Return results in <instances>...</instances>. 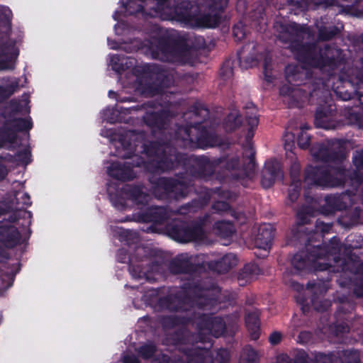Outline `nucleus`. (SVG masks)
<instances>
[{"instance_id":"nucleus-1","label":"nucleus","mask_w":363,"mask_h":363,"mask_svg":"<svg viewBox=\"0 0 363 363\" xmlns=\"http://www.w3.org/2000/svg\"><path fill=\"white\" fill-rule=\"evenodd\" d=\"M124 7L129 14L143 11L146 7L152 8L154 11L147 12V14L152 16L160 14L163 19L175 20L191 27L213 28L218 22L216 14H196L197 9L185 1L173 9L167 0H128Z\"/></svg>"},{"instance_id":"nucleus-2","label":"nucleus","mask_w":363,"mask_h":363,"mask_svg":"<svg viewBox=\"0 0 363 363\" xmlns=\"http://www.w3.org/2000/svg\"><path fill=\"white\" fill-rule=\"evenodd\" d=\"M163 34L162 29L155 28V34L151 36L152 41H147L138 49H142L146 55H150L153 58L184 63L189 56V50L179 46L164 45Z\"/></svg>"},{"instance_id":"nucleus-3","label":"nucleus","mask_w":363,"mask_h":363,"mask_svg":"<svg viewBox=\"0 0 363 363\" xmlns=\"http://www.w3.org/2000/svg\"><path fill=\"white\" fill-rule=\"evenodd\" d=\"M18 55V50L13 40L0 38V70L12 69Z\"/></svg>"},{"instance_id":"nucleus-4","label":"nucleus","mask_w":363,"mask_h":363,"mask_svg":"<svg viewBox=\"0 0 363 363\" xmlns=\"http://www.w3.org/2000/svg\"><path fill=\"white\" fill-rule=\"evenodd\" d=\"M283 179V172L281 165L277 160H271L265 164L264 171L262 179V184L264 188L270 187L276 180Z\"/></svg>"},{"instance_id":"nucleus-5","label":"nucleus","mask_w":363,"mask_h":363,"mask_svg":"<svg viewBox=\"0 0 363 363\" xmlns=\"http://www.w3.org/2000/svg\"><path fill=\"white\" fill-rule=\"evenodd\" d=\"M273 236L272 228L269 224L260 225L255 239V246L267 251L269 248Z\"/></svg>"},{"instance_id":"nucleus-6","label":"nucleus","mask_w":363,"mask_h":363,"mask_svg":"<svg viewBox=\"0 0 363 363\" xmlns=\"http://www.w3.org/2000/svg\"><path fill=\"white\" fill-rule=\"evenodd\" d=\"M107 169L108 174L118 179L128 180L134 178L135 175L130 167L129 162H125L123 167L121 166V163H113Z\"/></svg>"},{"instance_id":"nucleus-7","label":"nucleus","mask_w":363,"mask_h":363,"mask_svg":"<svg viewBox=\"0 0 363 363\" xmlns=\"http://www.w3.org/2000/svg\"><path fill=\"white\" fill-rule=\"evenodd\" d=\"M19 79L16 77L0 79V100L6 99L19 89Z\"/></svg>"},{"instance_id":"nucleus-8","label":"nucleus","mask_w":363,"mask_h":363,"mask_svg":"<svg viewBox=\"0 0 363 363\" xmlns=\"http://www.w3.org/2000/svg\"><path fill=\"white\" fill-rule=\"evenodd\" d=\"M203 238V233L201 229H182L180 230L174 237V239L181 242L190 241H200Z\"/></svg>"},{"instance_id":"nucleus-9","label":"nucleus","mask_w":363,"mask_h":363,"mask_svg":"<svg viewBox=\"0 0 363 363\" xmlns=\"http://www.w3.org/2000/svg\"><path fill=\"white\" fill-rule=\"evenodd\" d=\"M245 323L251 338L255 340L258 339L259 336V323L257 313L255 311L248 313L246 315Z\"/></svg>"},{"instance_id":"nucleus-10","label":"nucleus","mask_w":363,"mask_h":363,"mask_svg":"<svg viewBox=\"0 0 363 363\" xmlns=\"http://www.w3.org/2000/svg\"><path fill=\"white\" fill-rule=\"evenodd\" d=\"M217 233L223 237H228L234 232V227L231 223L220 221L216 223Z\"/></svg>"},{"instance_id":"nucleus-11","label":"nucleus","mask_w":363,"mask_h":363,"mask_svg":"<svg viewBox=\"0 0 363 363\" xmlns=\"http://www.w3.org/2000/svg\"><path fill=\"white\" fill-rule=\"evenodd\" d=\"M259 360V356L256 351L252 348L245 349L240 356V363H256Z\"/></svg>"},{"instance_id":"nucleus-12","label":"nucleus","mask_w":363,"mask_h":363,"mask_svg":"<svg viewBox=\"0 0 363 363\" xmlns=\"http://www.w3.org/2000/svg\"><path fill=\"white\" fill-rule=\"evenodd\" d=\"M247 124L250 126L248 133L247 134V140H250L253 137L254 135V130L257 128L258 125V118L256 115L255 108H252L250 114L247 116Z\"/></svg>"},{"instance_id":"nucleus-13","label":"nucleus","mask_w":363,"mask_h":363,"mask_svg":"<svg viewBox=\"0 0 363 363\" xmlns=\"http://www.w3.org/2000/svg\"><path fill=\"white\" fill-rule=\"evenodd\" d=\"M240 123V119L237 112L231 113L225 121V128L227 131H231Z\"/></svg>"},{"instance_id":"nucleus-14","label":"nucleus","mask_w":363,"mask_h":363,"mask_svg":"<svg viewBox=\"0 0 363 363\" xmlns=\"http://www.w3.org/2000/svg\"><path fill=\"white\" fill-rule=\"evenodd\" d=\"M128 196L138 203H143L147 201V195L145 194L143 190L139 187H135L131 189L128 193Z\"/></svg>"},{"instance_id":"nucleus-15","label":"nucleus","mask_w":363,"mask_h":363,"mask_svg":"<svg viewBox=\"0 0 363 363\" xmlns=\"http://www.w3.org/2000/svg\"><path fill=\"white\" fill-rule=\"evenodd\" d=\"M237 258L233 254H228L225 255L220 262V267L223 270H227L237 264Z\"/></svg>"},{"instance_id":"nucleus-16","label":"nucleus","mask_w":363,"mask_h":363,"mask_svg":"<svg viewBox=\"0 0 363 363\" xmlns=\"http://www.w3.org/2000/svg\"><path fill=\"white\" fill-rule=\"evenodd\" d=\"M224 329V324L220 318H214L209 328L211 333L214 336L219 335Z\"/></svg>"},{"instance_id":"nucleus-17","label":"nucleus","mask_w":363,"mask_h":363,"mask_svg":"<svg viewBox=\"0 0 363 363\" xmlns=\"http://www.w3.org/2000/svg\"><path fill=\"white\" fill-rule=\"evenodd\" d=\"M245 156L247 157V167H242L243 169L247 172L251 171L254 167V150L250 144H249L245 150Z\"/></svg>"},{"instance_id":"nucleus-18","label":"nucleus","mask_w":363,"mask_h":363,"mask_svg":"<svg viewBox=\"0 0 363 363\" xmlns=\"http://www.w3.org/2000/svg\"><path fill=\"white\" fill-rule=\"evenodd\" d=\"M4 236L6 240L11 241L13 243L18 242L21 239V233L14 227H10L6 229Z\"/></svg>"},{"instance_id":"nucleus-19","label":"nucleus","mask_w":363,"mask_h":363,"mask_svg":"<svg viewBox=\"0 0 363 363\" xmlns=\"http://www.w3.org/2000/svg\"><path fill=\"white\" fill-rule=\"evenodd\" d=\"M310 141V136L303 130L301 131L298 138V144L301 148H306L308 146Z\"/></svg>"},{"instance_id":"nucleus-20","label":"nucleus","mask_w":363,"mask_h":363,"mask_svg":"<svg viewBox=\"0 0 363 363\" xmlns=\"http://www.w3.org/2000/svg\"><path fill=\"white\" fill-rule=\"evenodd\" d=\"M284 147L286 151H291L294 147V135L292 133H286L284 136Z\"/></svg>"},{"instance_id":"nucleus-21","label":"nucleus","mask_w":363,"mask_h":363,"mask_svg":"<svg viewBox=\"0 0 363 363\" xmlns=\"http://www.w3.org/2000/svg\"><path fill=\"white\" fill-rule=\"evenodd\" d=\"M228 4V0H212L209 4L212 11L221 10L224 9Z\"/></svg>"},{"instance_id":"nucleus-22","label":"nucleus","mask_w":363,"mask_h":363,"mask_svg":"<svg viewBox=\"0 0 363 363\" xmlns=\"http://www.w3.org/2000/svg\"><path fill=\"white\" fill-rule=\"evenodd\" d=\"M16 123V129L18 130H28L32 127L30 119L18 120Z\"/></svg>"},{"instance_id":"nucleus-23","label":"nucleus","mask_w":363,"mask_h":363,"mask_svg":"<svg viewBox=\"0 0 363 363\" xmlns=\"http://www.w3.org/2000/svg\"><path fill=\"white\" fill-rule=\"evenodd\" d=\"M353 0H335L333 2V4L337 5L345 9H350L353 7V4H352Z\"/></svg>"},{"instance_id":"nucleus-24","label":"nucleus","mask_w":363,"mask_h":363,"mask_svg":"<svg viewBox=\"0 0 363 363\" xmlns=\"http://www.w3.org/2000/svg\"><path fill=\"white\" fill-rule=\"evenodd\" d=\"M255 267H245L243 269L242 273L240 274L243 279H246L247 281H250L253 279L252 274H251V271L255 269Z\"/></svg>"},{"instance_id":"nucleus-25","label":"nucleus","mask_w":363,"mask_h":363,"mask_svg":"<svg viewBox=\"0 0 363 363\" xmlns=\"http://www.w3.org/2000/svg\"><path fill=\"white\" fill-rule=\"evenodd\" d=\"M233 35L238 40H242L245 37V32L242 26L237 25L233 28Z\"/></svg>"},{"instance_id":"nucleus-26","label":"nucleus","mask_w":363,"mask_h":363,"mask_svg":"<svg viewBox=\"0 0 363 363\" xmlns=\"http://www.w3.org/2000/svg\"><path fill=\"white\" fill-rule=\"evenodd\" d=\"M155 351V348L152 345L144 346L140 349V352L145 358L150 357Z\"/></svg>"},{"instance_id":"nucleus-27","label":"nucleus","mask_w":363,"mask_h":363,"mask_svg":"<svg viewBox=\"0 0 363 363\" xmlns=\"http://www.w3.org/2000/svg\"><path fill=\"white\" fill-rule=\"evenodd\" d=\"M16 273V272H5L4 276L2 277V281H6L8 287L12 285Z\"/></svg>"},{"instance_id":"nucleus-28","label":"nucleus","mask_w":363,"mask_h":363,"mask_svg":"<svg viewBox=\"0 0 363 363\" xmlns=\"http://www.w3.org/2000/svg\"><path fill=\"white\" fill-rule=\"evenodd\" d=\"M17 203H22L23 205H28L29 203V197L27 194L23 192H18L16 196Z\"/></svg>"},{"instance_id":"nucleus-29","label":"nucleus","mask_w":363,"mask_h":363,"mask_svg":"<svg viewBox=\"0 0 363 363\" xmlns=\"http://www.w3.org/2000/svg\"><path fill=\"white\" fill-rule=\"evenodd\" d=\"M120 60L118 55H112L110 57V63L113 69L118 70L121 68V64L119 63Z\"/></svg>"},{"instance_id":"nucleus-30","label":"nucleus","mask_w":363,"mask_h":363,"mask_svg":"<svg viewBox=\"0 0 363 363\" xmlns=\"http://www.w3.org/2000/svg\"><path fill=\"white\" fill-rule=\"evenodd\" d=\"M354 163L357 167H363V152H357L353 157Z\"/></svg>"},{"instance_id":"nucleus-31","label":"nucleus","mask_w":363,"mask_h":363,"mask_svg":"<svg viewBox=\"0 0 363 363\" xmlns=\"http://www.w3.org/2000/svg\"><path fill=\"white\" fill-rule=\"evenodd\" d=\"M281 335L279 332H274L269 336V341L272 345L279 343L281 340Z\"/></svg>"},{"instance_id":"nucleus-32","label":"nucleus","mask_w":363,"mask_h":363,"mask_svg":"<svg viewBox=\"0 0 363 363\" xmlns=\"http://www.w3.org/2000/svg\"><path fill=\"white\" fill-rule=\"evenodd\" d=\"M298 196V189L296 184L294 185V189H290L289 193V198L291 201H294L297 199Z\"/></svg>"},{"instance_id":"nucleus-33","label":"nucleus","mask_w":363,"mask_h":363,"mask_svg":"<svg viewBox=\"0 0 363 363\" xmlns=\"http://www.w3.org/2000/svg\"><path fill=\"white\" fill-rule=\"evenodd\" d=\"M299 172V164L294 162L291 167V175L293 178H296Z\"/></svg>"},{"instance_id":"nucleus-34","label":"nucleus","mask_w":363,"mask_h":363,"mask_svg":"<svg viewBox=\"0 0 363 363\" xmlns=\"http://www.w3.org/2000/svg\"><path fill=\"white\" fill-rule=\"evenodd\" d=\"M280 93L282 95H290V94H292V96H294L297 94L298 91L297 90H291V91H290L288 88H286V87L283 86L281 89V90H280Z\"/></svg>"},{"instance_id":"nucleus-35","label":"nucleus","mask_w":363,"mask_h":363,"mask_svg":"<svg viewBox=\"0 0 363 363\" xmlns=\"http://www.w3.org/2000/svg\"><path fill=\"white\" fill-rule=\"evenodd\" d=\"M124 363H139L138 359L135 356H126L123 359Z\"/></svg>"},{"instance_id":"nucleus-36","label":"nucleus","mask_w":363,"mask_h":363,"mask_svg":"<svg viewBox=\"0 0 363 363\" xmlns=\"http://www.w3.org/2000/svg\"><path fill=\"white\" fill-rule=\"evenodd\" d=\"M299 259V256L296 255L294 257L293 260H292V264L294 265V267L297 269H304L305 267V265L304 264H297L296 262Z\"/></svg>"},{"instance_id":"nucleus-37","label":"nucleus","mask_w":363,"mask_h":363,"mask_svg":"<svg viewBox=\"0 0 363 363\" xmlns=\"http://www.w3.org/2000/svg\"><path fill=\"white\" fill-rule=\"evenodd\" d=\"M315 182H316L317 184H318L320 185H325V186H333V185H335V184H330V183L328 182L327 179H325L324 181L315 179Z\"/></svg>"},{"instance_id":"nucleus-38","label":"nucleus","mask_w":363,"mask_h":363,"mask_svg":"<svg viewBox=\"0 0 363 363\" xmlns=\"http://www.w3.org/2000/svg\"><path fill=\"white\" fill-rule=\"evenodd\" d=\"M294 69V67L292 66H288L286 68V76H287V79L289 81H291V79H290V75L289 74L291 73V72Z\"/></svg>"},{"instance_id":"nucleus-39","label":"nucleus","mask_w":363,"mask_h":363,"mask_svg":"<svg viewBox=\"0 0 363 363\" xmlns=\"http://www.w3.org/2000/svg\"><path fill=\"white\" fill-rule=\"evenodd\" d=\"M109 111H110L109 109H106V110H105V111H104V120L108 121H109L110 123H113V122H114V121H115V119H114L113 118H112V117H108V116H107L106 115V112Z\"/></svg>"},{"instance_id":"nucleus-40","label":"nucleus","mask_w":363,"mask_h":363,"mask_svg":"<svg viewBox=\"0 0 363 363\" xmlns=\"http://www.w3.org/2000/svg\"><path fill=\"white\" fill-rule=\"evenodd\" d=\"M108 45L111 49H118L119 46L114 42L110 43L108 42Z\"/></svg>"},{"instance_id":"nucleus-41","label":"nucleus","mask_w":363,"mask_h":363,"mask_svg":"<svg viewBox=\"0 0 363 363\" xmlns=\"http://www.w3.org/2000/svg\"><path fill=\"white\" fill-rule=\"evenodd\" d=\"M232 162H235L236 164H229V167L235 168L236 167H238V160L237 159L234 160Z\"/></svg>"},{"instance_id":"nucleus-42","label":"nucleus","mask_w":363,"mask_h":363,"mask_svg":"<svg viewBox=\"0 0 363 363\" xmlns=\"http://www.w3.org/2000/svg\"><path fill=\"white\" fill-rule=\"evenodd\" d=\"M113 18L115 20H118L119 19V16H118V11L115 12V13L113 14Z\"/></svg>"},{"instance_id":"nucleus-43","label":"nucleus","mask_w":363,"mask_h":363,"mask_svg":"<svg viewBox=\"0 0 363 363\" xmlns=\"http://www.w3.org/2000/svg\"><path fill=\"white\" fill-rule=\"evenodd\" d=\"M124 149H130V150H133V146L131 144L129 145V147H126V146H124L123 147Z\"/></svg>"},{"instance_id":"nucleus-44","label":"nucleus","mask_w":363,"mask_h":363,"mask_svg":"<svg viewBox=\"0 0 363 363\" xmlns=\"http://www.w3.org/2000/svg\"><path fill=\"white\" fill-rule=\"evenodd\" d=\"M118 26H119V24H117V26H115V30H116V34H119L118 32Z\"/></svg>"},{"instance_id":"nucleus-45","label":"nucleus","mask_w":363,"mask_h":363,"mask_svg":"<svg viewBox=\"0 0 363 363\" xmlns=\"http://www.w3.org/2000/svg\"><path fill=\"white\" fill-rule=\"evenodd\" d=\"M114 94H115V93L113 92V91H109V93H108V95H109L110 97H111Z\"/></svg>"},{"instance_id":"nucleus-46","label":"nucleus","mask_w":363,"mask_h":363,"mask_svg":"<svg viewBox=\"0 0 363 363\" xmlns=\"http://www.w3.org/2000/svg\"><path fill=\"white\" fill-rule=\"evenodd\" d=\"M123 157H129L130 155H122Z\"/></svg>"},{"instance_id":"nucleus-47","label":"nucleus","mask_w":363,"mask_h":363,"mask_svg":"<svg viewBox=\"0 0 363 363\" xmlns=\"http://www.w3.org/2000/svg\"><path fill=\"white\" fill-rule=\"evenodd\" d=\"M28 103V101L27 99H26V100H25L24 104H25V106H27Z\"/></svg>"},{"instance_id":"nucleus-48","label":"nucleus","mask_w":363,"mask_h":363,"mask_svg":"<svg viewBox=\"0 0 363 363\" xmlns=\"http://www.w3.org/2000/svg\"><path fill=\"white\" fill-rule=\"evenodd\" d=\"M128 135H130V136H133V132H129Z\"/></svg>"},{"instance_id":"nucleus-49","label":"nucleus","mask_w":363,"mask_h":363,"mask_svg":"<svg viewBox=\"0 0 363 363\" xmlns=\"http://www.w3.org/2000/svg\"><path fill=\"white\" fill-rule=\"evenodd\" d=\"M3 294V291L1 289H0V294Z\"/></svg>"},{"instance_id":"nucleus-50","label":"nucleus","mask_w":363,"mask_h":363,"mask_svg":"<svg viewBox=\"0 0 363 363\" xmlns=\"http://www.w3.org/2000/svg\"><path fill=\"white\" fill-rule=\"evenodd\" d=\"M26 112H28V111H29V109H28L27 107L26 108Z\"/></svg>"},{"instance_id":"nucleus-51","label":"nucleus","mask_w":363,"mask_h":363,"mask_svg":"<svg viewBox=\"0 0 363 363\" xmlns=\"http://www.w3.org/2000/svg\"><path fill=\"white\" fill-rule=\"evenodd\" d=\"M310 178V175L308 174L307 179H308Z\"/></svg>"},{"instance_id":"nucleus-52","label":"nucleus","mask_w":363,"mask_h":363,"mask_svg":"<svg viewBox=\"0 0 363 363\" xmlns=\"http://www.w3.org/2000/svg\"><path fill=\"white\" fill-rule=\"evenodd\" d=\"M135 46L138 45V42L135 41Z\"/></svg>"}]
</instances>
